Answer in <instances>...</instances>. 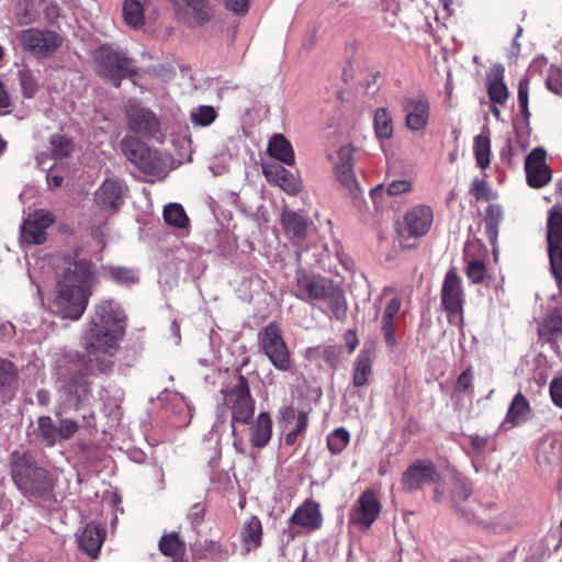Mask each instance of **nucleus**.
Returning <instances> with one entry per match:
<instances>
[{"mask_svg":"<svg viewBox=\"0 0 562 562\" xmlns=\"http://www.w3.org/2000/svg\"><path fill=\"white\" fill-rule=\"evenodd\" d=\"M36 424L34 435L47 447H54L60 440H70L79 429L78 423L70 418H61L56 425L49 416H41Z\"/></svg>","mask_w":562,"mask_h":562,"instance_id":"obj_13","label":"nucleus"},{"mask_svg":"<svg viewBox=\"0 0 562 562\" xmlns=\"http://www.w3.org/2000/svg\"><path fill=\"white\" fill-rule=\"evenodd\" d=\"M471 495H472V487L468 483H461L453 491V501L454 502L467 501Z\"/></svg>","mask_w":562,"mask_h":562,"instance_id":"obj_59","label":"nucleus"},{"mask_svg":"<svg viewBox=\"0 0 562 562\" xmlns=\"http://www.w3.org/2000/svg\"><path fill=\"white\" fill-rule=\"evenodd\" d=\"M547 243L551 271L562 293V206L553 205L548 212Z\"/></svg>","mask_w":562,"mask_h":562,"instance_id":"obj_9","label":"nucleus"},{"mask_svg":"<svg viewBox=\"0 0 562 562\" xmlns=\"http://www.w3.org/2000/svg\"><path fill=\"white\" fill-rule=\"evenodd\" d=\"M474 155H475L476 165L480 168L485 169L490 166L491 140H490L488 136L481 134L475 137Z\"/></svg>","mask_w":562,"mask_h":562,"instance_id":"obj_45","label":"nucleus"},{"mask_svg":"<svg viewBox=\"0 0 562 562\" xmlns=\"http://www.w3.org/2000/svg\"><path fill=\"white\" fill-rule=\"evenodd\" d=\"M290 522L292 525L304 527L311 530L321 528L323 517L318 503L313 499H306L295 509L290 518Z\"/></svg>","mask_w":562,"mask_h":562,"instance_id":"obj_24","label":"nucleus"},{"mask_svg":"<svg viewBox=\"0 0 562 562\" xmlns=\"http://www.w3.org/2000/svg\"><path fill=\"white\" fill-rule=\"evenodd\" d=\"M162 215L166 224L176 228H186L190 222L184 209L178 203L166 205Z\"/></svg>","mask_w":562,"mask_h":562,"instance_id":"obj_40","label":"nucleus"},{"mask_svg":"<svg viewBox=\"0 0 562 562\" xmlns=\"http://www.w3.org/2000/svg\"><path fill=\"white\" fill-rule=\"evenodd\" d=\"M470 194L474 196L476 201H490L494 198V193L484 179L475 178L470 188Z\"/></svg>","mask_w":562,"mask_h":562,"instance_id":"obj_51","label":"nucleus"},{"mask_svg":"<svg viewBox=\"0 0 562 562\" xmlns=\"http://www.w3.org/2000/svg\"><path fill=\"white\" fill-rule=\"evenodd\" d=\"M224 404L232 412V435L237 436L235 424L247 425L255 414L256 402L251 396L249 382L243 374L237 375L234 385L221 391Z\"/></svg>","mask_w":562,"mask_h":562,"instance_id":"obj_6","label":"nucleus"},{"mask_svg":"<svg viewBox=\"0 0 562 562\" xmlns=\"http://www.w3.org/2000/svg\"><path fill=\"white\" fill-rule=\"evenodd\" d=\"M323 355H324L325 361L328 364H330L331 367L336 366L337 357H336L335 347H333V346L325 347L324 350H323Z\"/></svg>","mask_w":562,"mask_h":562,"instance_id":"obj_63","label":"nucleus"},{"mask_svg":"<svg viewBox=\"0 0 562 562\" xmlns=\"http://www.w3.org/2000/svg\"><path fill=\"white\" fill-rule=\"evenodd\" d=\"M381 502L373 490L367 488L358 497L349 515V522L370 528L381 514Z\"/></svg>","mask_w":562,"mask_h":562,"instance_id":"obj_16","label":"nucleus"},{"mask_svg":"<svg viewBox=\"0 0 562 562\" xmlns=\"http://www.w3.org/2000/svg\"><path fill=\"white\" fill-rule=\"evenodd\" d=\"M402 308V300L397 296L392 297L384 307L381 317V333L387 347L393 348L397 345L395 335V321Z\"/></svg>","mask_w":562,"mask_h":562,"instance_id":"obj_25","label":"nucleus"},{"mask_svg":"<svg viewBox=\"0 0 562 562\" xmlns=\"http://www.w3.org/2000/svg\"><path fill=\"white\" fill-rule=\"evenodd\" d=\"M109 278L122 285H130L136 283L138 278L133 269L125 267H112L109 269Z\"/></svg>","mask_w":562,"mask_h":562,"instance_id":"obj_50","label":"nucleus"},{"mask_svg":"<svg viewBox=\"0 0 562 562\" xmlns=\"http://www.w3.org/2000/svg\"><path fill=\"white\" fill-rule=\"evenodd\" d=\"M344 339H345L348 352L352 353L359 345L357 331L353 329H348L344 335Z\"/></svg>","mask_w":562,"mask_h":562,"instance_id":"obj_60","label":"nucleus"},{"mask_svg":"<svg viewBox=\"0 0 562 562\" xmlns=\"http://www.w3.org/2000/svg\"><path fill=\"white\" fill-rule=\"evenodd\" d=\"M373 125L379 139H390L393 136V120L387 109L375 110Z\"/></svg>","mask_w":562,"mask_h":562,"instance_id":"obj_38","label":"nucleus"},{"mask_svg":"<svg viewBox=\"0 0 562 562\" xmlns=\"http://www.w3.org/2000/svg\"><path fill=\"white\" fill-rule=\"evenodd\" d=\"M158 547L160 552L169 558L179 553H186V543L177 532L164 535L159 540Z\"/></svg>","mask_w":562,"mask_h":562,"instance_id":"obj_42","label":"nucleus"},{"mask_svg":"<svg viewBox=\"0 0 562 562\" xmlns=\"http://www.w3.org/2000/svg\"><path fill=\"white\" fill-rule=\"evenodd\" d=\"M353 147L341 146L338 150V162L335 166V175L339 183L349 193L355 194L359 190V183L353 172Z\"/></svg>","mask_w":562,"mask_h":562,"instance_id":"obj_22","label":"nucleus"},{"mask_svg":"<svg viewBox=\"0 0 562 562\" xmlns=\"http://www.w3.org/2000/svg\"><path fill=\"white\" fill-rule=\"evenodd\" d=\"M42 0H22L18 5V19L21 24L35 22L41 14Z\"/></svg>","mask_w":562,"mask_h":562,"instance_id":"obj_41","label":"nucleus"},{"mask_svg":"<svg viewBox=\"0 0 562 562\" xmlns=\"http://www.w3.org/2000/svg\"><path fill=\"white\" fill-rule=\"evenodd\" d=\"M93 58L97 74L115 88L121 86L123 79L137 75L133 60L112 46H100L94 50Z\"/></svg>","mask_w":562,"mask_h":562,"instance_id":"obj_5","label":"nucleus"},{"mask_svg":"<svg viewBox=\"0 0 562 562\" xmlns=\"http://www.w3.org/2000/svg\"><path fill=\"white\" fill-rule=\"evenodd\" d=\"M263 175L268 181L279 186L289 194H296L300 190V182L296 177L280 165L265 167Z\"/></svg>","mask_w":562,"mask_h":562,"instance_id":"obj_28","label":"nucleus"},{"mask_svg":"<svg viewBox=\"0 0 562 562\" xmlns=\"http://www.w3.org/2000/svg\"><path fill=\"white\" fill-rule=\"evenodd\" d=\"M123 321V312L114 302L100 303L82 336L85 352L78 356V361L95 368L101 373L110 372L114 366V356L120 350V342L125 335V328L121 325Z\"/></svg>","mask_w":562,"mask_h":562,"instance_id":"obj_1","label":"nucleus"},{"mask_svg":"<svg viewBox=\"0 0 562 562\" xmlns=\"http://www.w3.org/2000/svg\"><path fill=\"white\" fill-rule=\"evenodd\" d=\"M547 88L562 97V67H552L546 79Z\"/></svg>","mask_w":562,"mask_h":562,"instance_id":"obj_53","label":"nucleus"},{"mask_svg":"<svg viewBox=\"0 0 562 562\" xmlns=\"http://www.w3.org/2000/svg\"><path fill=\"white\" fill-rule=\"evenodd\" d=\"M487 95L492 103L505 104L509 92L504 82V68L495 66L487 75Z\"/></svg>","mask_w":562,"mask_h":562,"instance_id":"obj_29","label":"nucleus"},{"mask_svg":"<svg viewBox=\"0 0 562 562\" xmlns=\"http://www.w3.org/2000/svg\"><path fill=\"white\" fill-rule=\"evenodd\" d=\"M49 149L52 158L61 160L71 156L75 149L74 140L65 134H53L49 137Z\"/></svg>","mask_w":562,"mask_h":562,"instance_id":"obj_36","label":"nucleus"},{"mask_svg":"<svg viewBox=\"0 0 562 562\" xmlns=\"http://www.w3.org/2000/svg\"><path fill=\"white\" fill-rule=\"evenodd\" d=\"M292 294L307 304L325 302L337 321L345 322L347 318L348 304L344 290L331 278L300 267L295 270Z\"/></svg>","mask_w":562,"mask_h":562,"instance_id":"obj_3","label":"nucleus"},{"mask_svg":"<svg viewBox=\"0 0 562 562\" xmlns=\"http://www.w3.org/2000/svg\"><path fill=\"white\" fill-rule=\"evenodd\" d=\"M16 369L10 360L0 359V393L10 389L16 381Z\"/></svg>","mask_w":562,"mask_h":562,"instance_id":"obj_48","label":"nucleus"},{"mask_svg":"<svg viewBox=\"0 0 562 562\" xmlns=\"http://www.w3.org/2000/svg\"><path fill=\"white\" fill-rule=\"evenodd\" d=\"M19 81L22 93L25 98H32L35 95L38 89L37 81L30 70H19Z\"/></svg>","mask_w":562,"mask_h":562,"instance_id":"obj_52","label":"nucleus"},{"mask_svg":"<svg viewBox=\"0 0 562 562\" xmlns=\"http://www.w3.org/2000/svg\"><path fill=\"white\" fill-rule=\"evenodd\" d=\"M94 201L101 211L116 213L124 203L123 181L117 178L105 179L95 191Z\"/></svg>","mask_w":562,"mask_h":562,"instance_id":"obj_19","label":"nucleus"},{"mask_svg":"<svg viewBox=\"0 0 562 562\" xmlns=\"http://www.w3.org/2000/svg\"><path fill=\"white\" fill-rule=\"evenodd\" d=\"M503 220V210L497 204H490L484 214V227L488 241L494 245L498 237V226Z\"/></svg>","mask_w":562,"mask_h":562,"instance_id":"obj_35","label":"nucleus"},{"mask_svg":"<svg viewBox=\"0 0 562 562\" xmlns=\"http://www.w3.org/2000/svg\"><path fill=\"white\" fill-rule=\"evenodd\" d=\"M127 127L131 132L146 138H156L160 134V120L149 109L136 101H130L126 105Z\"/></svg>","mask_w":562,"mask_h":562,"instance_id":"obj_14","label":"nucleus"},{"mask_svg":"<svg viewBox=\"0 0 562 562\" xmlns=\"http://www.w3.org/2000/svg\"><path fill=\"white\" fill-rule=\"evenodd\" d=\"M122 10L126 24L134 29H138L144 25V7L140 0H125Z\"/></svg>","mask_w":562,"mask_h":562,"instance_id":"obj_39","label":"nucleus"},{"mask_svg":"<svg viewBox=\"0 0 562 562\" xmlns=\"http://www.w3.org/2000/svg\"><path fill=\"white\" fill-rule=\"evenodd\" d=\"M94 279L93 265L85 259L75 262L56 284L53 313L61 318L78 321L85 313Z\"/></svg>","mask_w":562,"mask_h":562,"instance_id":"obj_2","label":"nucleus"},{"mask_svg":"<svg viewBox=\"0 0 562 562\" xmlns=\"http://www.w3.org/2000/svg\"><path fill=\"white\" fill-rule=\"evenodd\" d=\"M441 475L437 465L429 459L414 460L402 473L401 485L406 493L422 491L425 485L436 484Z\"/></svg>","mask_w":562,"mask_h":562,"instance_id":"obj_11","label":"nucleus"},{"mask_svg":"<svg viewBox=\"0 0 562 562\" xmlns=\"http://www.w3.org/2000/svg\"><path fill=\"white\" fill-rule=\"evenodd\" d=\"M546 157L547 153L542 147H536L527 155L525 171L529 187L540 189L551 180L552 172L546 164Z\"/></svg>","mask_w":562,"mask_h":562,"instance_id":"obj_18","label":"nucleus"},{"mask_svg":"<svg viewBox=\"0 0 562 562\" xmlns=\"http://www.w3.org/2000/svg\"><path fill=\"white\" fill-rule=\"evenodd\" d=\"M401 106L405 113L407 130L419 132L426 128L430 117V103L426 94L419 93L415 97L403 98Z\"/></svg>","mask_w":562,"mask_h":562,"instance_id":"obj_17","label":"nucleus"},{"mask_svg":"<svg viewBox=\"0 0 562 562\" xmlns=\"http://www.w3.org/2000/svg\"><path fill=\"white\" fill-rule=\"evenodd\" d=\"M467 438L470 441V447H471L472 452H474L477 456H481L485 452V450L488 446V442H490L488 436L471 434V435H467Z\"/></svg>","mask_w":562,"mask_h":562,"instance_id":"obj_54","label":"nucleus"},{"mask_svg":"<svg viewBox=\"0 0 562 562\" xmlns=\"http://www.w3.org/2000/svg\"><path fill=\"white\" fill-rule=\"evenodd\" d=\"M18 38L23 49L36 58L50 56L61 45V37L48 30H23Z\"/></svg>","mask_w":562,"mask_h":562,"instance_id":"obj_12","label":"nucleus"},{"mask_svg":"<svg viewBox=\"0 0 562 562\" xmlns=\"http://www.w3.org/2000/svg\"><path fill=\"white\" fill-rule=\"evenodd\" d=\"M411 188V182L407 180H394L387 186L386 193L391 196L398 195L408 192Z\"/></svg>","mask_w":562,"mask_h":562,"instance_id":"obj_58","label":"nucleus"},{"mask_svg":"<svg viewBox=\"0 0 562 562\" xmlns=\"http://www.w3.org/2000/svg\"><path fill=\"white\" fill-rule=\"evenodd\" d=\"M179 21L189 27L203 26L214 18L210 0H170Z\"/></svg>","mask_w":562,"mask_h":562,"instance_id":"obj_15","label":"nucleus"},{"mask_svg":"<svg viewBox=\"0 0 562 562\" xmlns=\"http://www.w3.org/2000/svg\"><path fill=\"white\" fill-rule=\"evenodd\" d=\"M468 261L465 268V274L468 279L474 284L483 283L488 277V271L485 262L479 258H469V255L464 256Z\"/></svg>","mask_w":562,"mask_h":562,"instance_id":"obj_43","label":"nucleus"},{"mask_svg":"<svg viewBox=\"0 0 562 562\" xmlns=\"http://www.w3.org/2000/svg\"><path fill=\"white\" fill-rule=\"evenodd\" d=\"M122 153L132 164L139 157L143 149H147L148 146L135 136L127 135L120 143Z\"/></svg>","mask_w":562,"mask_h":562,"instance_id":"obj_46","label":"nucleus"},{"mask_svg":"<svg viewBox=\"0 0 562 562\" xmlns=\"http://www.w3.org/2000/svg\"><path fill=\"white\" fill-rule=\"evenodd\" d=\"M105 539V530L95 522H89L78 537V546L89 557L97 558Z\"/></svg>","mask_w":562,"mask_h":562,"instance_id":"obj_26","label":"nucleus"},{"mask_svg":"<svg viewBox=\"0 0 562 562\" xmlns=\"http://www.w3.org/2000/svg\"><path fill=\"white\" fill-rule=\"evenodd\" d=\"M472 380H473V369L472 367L467 368L463 370L456 382L454 390L457 392H467L472 387Z\"/></svg>","mask_w":562,"mask_h":562,"instance_id":"obj_56","label":"nucleus"},{"mask_svg":"<svg viewBox=\"0 0 562 562\" xmlns=\"http://www.w3.org/2000/svg\"><path fill=\"white\" fill-rule=\"evenodd\" d=\"M549 392L553 404L562 408V378H554L550 382Z\"/></svg>","mask_w":562,"mask_h":562,"instance_id":"obj_57","label":"nucleus"},{"mask_svg":"<svg viewBox=\"0 0 562 562\" xmlns=\"http://www.w3.org/2000/svg\"><path fill=\"white\" fill-rule=\"evenodd\" d=\"M349 441L350 434L344 427L336 428L327 436V447L331 454L341 453Z\"/></svg>","mask_w":562,"mask_h":562,"instance_id":"obj_44","label":"nucleus"},{"mask_svg":"<svg viewBox=\"0 0 562 562\" xmlns=\"http://www.w3.org/2000/svg\"><path fill=\"white\" fill-rule=\"evenodd\" d=\"M204 513H205L204 508L202 506H200V504H195L193 506V512L190 514L192 524H194V525L201 524Z\"/></svg>","mask_w":562,"mask_h":562,"instance_id":"obj_64","label":"nucleus"},{"mask_svg":"<svg viewBox=\"0 0 562 562\" xmlns=\"http://www.w3.org/2000/svg\"><path fill=\"white\" fill-rule=\"evenodd\" d=\"M261 540H262L261 521L257 516H252L245 524V526L241 530V542H243L244 553L248 554L249 552L258 549L261 546Z\"/></svg>","mask_w":562,"mask_h":562,"instance_id":"obj_32","label":"nucleus"},{"mask_svg":"<svg viewBox=\"0 0 562 562\" xmlns=\"http://www.w3.org/2000/svg\"><path fill=\"white\" fill-rule=\"evenodd\" d=\"M268 154L288 166H293L295 162L293 147L283 134H274L271 137L268 144Z\"/></svg>","mask_w":562,"mask_h":562,"instance_id":"obj_30","label":"nucleus"},{"mask_svg":"<svg viewBox=\"0 0 562 562\" xmlns=\"http://www.w3.org/2000/svg\"><path fill=\"white\" fill-rule=\"evenodd\" d=\"M272 437V419L267 412H261L249 428V441L254 448H265Z\"/></svg>","mask_w":562,"mask_h":562,"instance_id":"obj_27","label":"nucleus"},{"mask_svg":"<svg viewBox=\"0 0 562 562\" xmlns=\"http://www.w3.org/2000/svg\"><path fill=\"white\" fill-rule=\"evenodd\" d=\"M434 222L432 209L426 204H418L411 207L403 217V227L400 229V245L402 248L414 246L409 239L420 238L429 231Z\"/></svg>","mask_w":562,"mask_h":562,"instance_id":"obj_10","label":"nucleus"},{"mask_svg":"<svg viewBox=\"0 0 562 562\" xmlns=\"http://www.w3.org/2000/svg\"><path fill=\"white\" fill-rule=\"evenodd\" d=\"M295 418L294 407L291 405H286L280 408L279 411V420L281 423H290Z\"/></svg>","mask_w":562,"mask_h":562,"instance_id":"obj_61","label":"nucleus"},{"mask_svg":"<svg viewBox=\"0 0 562 562\" xmlns=\"http://www.w3.org/2000/svg\"><path fill=\"white\" fill-rule=\"evenodd\" d=\"M258 345L276 369L283 372L292 370L290 350L284 341L279 323L270 322L258 333Z\"/></svg>","mask_w":562,"mask_h":562,"instance_id":"obj_8","label":"nucleus"},{"mask_svg":"<svg viewBox=\"0 0 562 562\" xmlns=\"http://www.w3.org/2000/svg\"><path fill=\"white\" fill-rule=\"evenodd\" d=\"M539 335L548 342L562 337V316L558 313L549 314L540 324Z\"/></svg>","mask_w":562,"mask_h":562,"instance_id":"obj_37","label":"nucleus"},{"mask_svg":"<svg viewBox=\"0 0 562 562\" xmlns=\"http://www.w3.org/2000/svg\"><path fill=\"white\" fill-rule=\"evenodd\" d=\"M59 393L66 397L68 403H74L78 409L90 396V382L88 374L82 371H76L65 380L59 386Z\"/></svg>","mask_w":562,"mask_h":562,"instance_id":"obj_21","label":"nucleus"},{"mask_svg":"<svg viewBox=\"0 0 562 562\" xmlns=\"http://www.w3.org/2000/svg\"><path fill=\"white\" fill-rule=\"evenodd\" d=\"M139 155L133 162L139 171L146 175H158L162 170V160L158 150L148 147Z\"/></svg>","mask_w":562,"mask_h":562,"instance_id":"obj_34","label":"nucleus"},{"mask_svg":"<svg viewBox=\"0 0 562 562\" xmlns=\"http://www.w3.org/2000/svg\"><path fill=\"white\" fill-rule=\"evenodd\" d=\"M529 412H530L529 401L522 393L518 392L514 396V398L508 407L506 417H505L504 422L502 423V427H505L507 424H509L510 427H516V426L520 425L524 420H526Z\"/></svg>","mask_w":562,"mask_h":562,"instance_id":"obj_33","label":"nucleus"},{"mask_svg":"<svg viewBox=\"0 0 562 562\" xmlns=\"http://www.w3.org/2000/svg\"><path fill=\"white\" fill-rule=\"evenodd\" d=\"M217 116L215 109L211 105H200L191 112V122L198 126L211 125Z\"/></svg>","mask_w":562,"mask_h":562,"instance_id":"obj_49","label":"nucleus"},{"mask_svg":"<svg viewBox=\"0 0 562 562\" xmlns=\"http://www.w3.org/2000/svg\"><path fill=\"white\" fill-rule=\"evenodd\" d=\"M296 427L301 432H305L308 427V413L305 411H300L296 415Z\"/></svg>","mask_w":562,"mask_h":562,"instance_id":"obj_62","label":"nucleus"},{"mask_svg":"<svg viewBox=\"0 0 562 562\" xmlns=\"http://www.w3.org/2000/svg\"><path fill=\"white\" fill-rule=\"evenodd\" d=\"M529 78L524 76L519 79L517 86V102L521 116L526 123L529 122L531 115L529 111Z\"/></svg>","mask_w":562,"mask_h":562,"instance_id":"obj_47","label":"nucleus"},{"mask_svg":"<svg viewBox=\"0 0 562 562\" xmlns=\"http://www.w3.org/2000/svg\"><path fill=\"white\" fill-rule=\"evenodd\" d=\"M281 225L285 236L293 245H299L306 238L310 227L307 218L292 210H283Z\"/></svg>","mask_w":562,"mask_h":562,"instance_id":"obj_23","label":"nucleus"},{"mask_svg":"<svg viewBox=\"0 0 562 562\" xmlns=\"http://www.w3.org/2000/svg\"><path fill=\"white\" fill-rule=\"evenodd\" d=\"M465 294L461 277L454 267L450 268L441 285V307L447 314V321L460 329L464 326L463 307Z\"/></svg>","mask_w":562,"mask_h":562,"instance_id":"obj_7","label":"nucleus"},{"mask_svg":"<svg viewBox=\"0 0 562 562\" xmlns=\"http://www.w3.org/2000/svg\"><path fill=\"white\" fill-rule=\"evenodd\" d=\"M55 222V216L50 212L43 210L35 211L22 225V238L27 244L41 245L46 241V229Z\"/></svg>","mask_w":562,"mask_h":562,"instance_id":"obj_20","label":"nucleus"},{"mask_svg":"<svg viewBox=\"0 0 562 562\" xmlns=\"http://www.w3.org/2000/svg\"><path fill=\"white\" fill-rule=\"evenodd\" d=\"M372 364V352L368 349L361 350L353 362L352 384L356 387H363L369 384L373 372Z\"/></svg>","mask_w":562,"mask_h":562,"instance_id":"obj_31","label":"nucleus"},{"mask_svg":"<svg viewBox=\"0 0 562 562\" xmlns=\"http://www.w3.org/2000/svg\"><path fill=\"white\" fill-rule=\"evenodd\" d=\"M250 0H224V7L235 15L244 16L248 13Z\"/></svg>","mask_w":562,"mask_h":562,"instance_id":"obj_55","label":"nucleus"},{"mask_svg":"<svg viewBox=\"0 0 562 562\" xmlns=\"http://www.w3.org/2000/svg\"><path fill=\"white\" fill-rule=\"evenodd\" d=\"M11 460L12 480L24 496L45 498L50 495L53 479L48 470L37 465L31 452L13 451Z\"/></svg>","mask_w":562,"mask_h":562,"instance_id":"obj_4","label":"nucleus"}]
</instances>
